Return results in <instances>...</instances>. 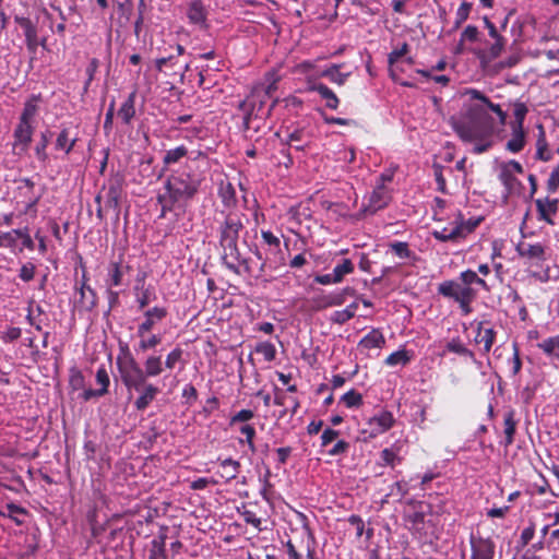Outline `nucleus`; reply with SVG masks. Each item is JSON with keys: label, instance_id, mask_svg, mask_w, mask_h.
<instances>
[{"label": "nucleus", "instance_id": "nucleus-1", "mask_svg": "<svg viewBox=\"0 0 559 559\" xmlns=\"http://www.w3.org/2000/svg\"><path fill=\"white\" fill-rule=\"evenodd\" d=\"M246 215L239 212H228L218 226V242L222 248V262L233 273L242 272L252 275L250 261L243 258L238 248L240 231L245 228Z\"/></svg>", "mask_w": 559, "mask_h": 559}, {"label": "nucleus", "instance_id": "nucleus-2", "mask_svg": "<svg viewBox=\"0 0 559 559\" xmlns=\"http://www.w3.org/2000/svg\"><path fill=\"white\" fill-rule=\"evenodd\" d=\"M202 155L198 152L197 156L190 157V162L181 170L171 174L164 183L165 192L179 203L181 213L186 212L189 202L198 194L204 180L203 173L194 167L195 159Z\"/></svg>", "mask_w": 559, "mask_h": 559}, {"label": "nucleus", "instance_id": "nucleus-3", "mask_svg": "<svg viewBox=\"0 0 559 559\" xmlns=\"http://www.w3.org/2000/svg\"><path fill=\"white\" fill-rule=\"evenodd\" d=\"M462 127H456L459 135L463 140H472L474 133L479 136L493 135L504 126L498 124V119L493 118L479 102H472L467 106Z\"/></svg>", "mask_w": 559, "mask_h": 559}, {"label": "nucleus", "instance_id": "nucleus-4", "mask_svg": "<svg viewBox=\"0 0 559 559\" xmlns=\"http://www.w3.org/2000/svg\"><path fill=\"white\" fill-rule=\"evenodd\" d=\"M275 88V83H271L266 87H255L249 97L239 102V109L246 112V124H248V121L252 115L255 117H263L270 114L271 108L274 106V102L267 109H265L264 106L266 100L271 98V94Z\"/></svg>", "mask_w": 559, "mask_h": 559}, {"label": "nucleus", "instance_id": "nucleus-5", "mask_svg": "<svg viewBox=\"0 0 559 559\" xmlns=\"http://www.w3.org/2000/svg\"><path fill=\"white\" fill-rule=\"evenodd\" d=\"M40 94L32 95L24 104L20 123L14 131L16 140H32L33 131L37 124Z\"/></svg>", "mask_w": 559, "mask_h": 559}, {"label": "nucleus", "instance_id": "nucleus-6", "mask_svg": "<svg viewBox=\"0 0 559 559\" xmlns=\"http://www.w3.org/2000/svg\"><path fill=\"white\" fill-rule=\"evenodd\" d=\"M105 209L112 210L115 221L118 222L121 211V200L124 194V177L120 174L111 176L104 186Z\"/></svg>", "mask_w": 559, "mask_h": 559}, {"label": "nucleus", "instance_id": "nucleus-7", "mask_svg": "<svg viewBox=\"0 0 559 559\" xmlns=\"http://www.w3.org/2000/svg\"><path fill=\"white\" fill-rule=\"evenodd\" d=\"M121 381L127 390L140 391L145 384L146 380L143 374V368L136 360L129 361L117 366Z\"/></svg>", "mask_w": 559, "mask_h": 559}, {"label": "nucleus", "instance_id": "nucleus-8", "mask_svg": "<svg viewBox=\"0 0 559 559\" xmlns=\"http://www.w3.org/2000/svg\"><path fill=\"white\" fill-rule=\"evenodd\" d=\"M395 419L393 414L389 411H381L370 417L367 421L368 428L361 430L365 436L364 440L376 438L377 436L388 431L393 427Z\"/></svg>", "mask_w": 559, "mask_h": 559}, {"label": "nucleus", "instance_id": "nucleus-9", "mask_svg": "<svg viewBox=\"0 0 559 559\" xmlns=\"http://www.w3.org/2000/svg\"><path fill=\"white\" fill-rule=\"evenodd\" d=\"M392 200V190L388 187L376 186L373 192L368 199V204L364 206L362 211L366 214H376L378 211L383 210L389 205Z\"/></svg>", "mask_w": 559, "mask_h": 559}, {"label": "nucleus", "instance_id": "nucleus-10", "mask_svg": "<svg viewBox=\"0 0 559 559\" xmlns=\"http://www.w3.org/2000/svg\"><path fill=\"white\" fill-rule=\"evenodd\" d=\"M465 95H468L472 102H479L489 112H493L497 116L498 124H507V111L502 110L500 105L493 104L484 93L475 88H468Z\"/></svg>", "mask_w": 559, "mask_h": 559}, {"label": "nucleus", "instance_id": "nucleus-11", "mask_svg": "<svg viewBox=\"0 0 559 559\" xmlns=\"http://www.w3.org/2000/svg\"><path fill=\"white\" fill-rule=\"evenodd\" d=\"M354 294V288L345 287L337 293L316 296L312 298L313 308L320 310L328 307L341 306L345 302L346 296H353Z\"/></svg>", "mask_w": 559, "mask_h": 559}, {"label": "nucleus", "instance_id": "nucleus-12", "mask_svg": "<svg viewBox=\"0 0 559 559\" xmlns=\"http://www.w3.org/2000/svg\"><path fill=\"white\" fill-rule=\"evenodd\" d=\"M471 559H492L496 545L490 538L475 537L471 535Z\"/></svg>", "mask_w": 559, "mask_h": 559}, {"label": "nucleus", "instance_id": "nucleus-13", "mask_svg": "<svg viewBox=\"0 0 559 559\" xmlns=\"http://www.w3.org/2000/svg\"><path fill=\"white\" fill-rule=\"evenodd\" d=\"M167 309L164 307H153L144 312V321L138 326V336L143 337L151 332L154 325L167 317Z\"/></svg>", "mask_w": 559, "mask_h": 559}, {"label": "nucleus", "instance_id": "nucleus-14", "mask_svg": "<svg viewBox=\"0 0 559 559\" xmlns=\"http://www.w3.org/2000/svg\"><path fill=\"white\" fill-rule=\"evenodd\" d=\"M513 106V117L514 120L510 123L511 130H512V140H524L525 132H524V120L528 112L527 106L522 102H514L512 104Z\"/></svg>", "mask_w": 559, "mask_h": 559}, {"label": "nucleus", "instance_id": "nucleus-15", "mask_svg": "<svg viewBox=\"0 0 559 559\" xmlns=\"http://www.w3.org/2000/svg\"><path fill=\"white\" fill-rule=\"evenodd\" d=\"M515 250L522 258L530 260H536V264H539L547 260L546 247L542 243H526L521 241L516 245Z\"/></svg>", "mask_w": 559, "mask_h": 559}, {"label": "nucleus", "instance_id": "nucleus-16", "mask_svg": "<svg viewBox=\"0 0 559 559\" xmlns=\"http://www.w3.org/2000/svg\"><path fill=\"white\" fill-rule=\"evenodd\" d=\"M438 294L443 297L451 298L454 301H459L461 298V294H466L465 292L476 293V290L472 287L463 286L455 281H444L438 285Z\"/></svg>", "mask_w": 559, "mask_h": 559}, {"label": "nucleus", "instance_id": "nucleus-17", "mask_svg": "<svg viewBox=\"0 0 559 559\" xmlns=\"http://www.w3.org/2000/svg\"><path fill=\"white\" fill-rule=\"evenodd\" d=\"M536 210L538 213V219L544 221L549 225H554L551 218L558 212L559 200L558 199H537L535 200Z\"/></svg>", "mask_w": 559, "mask_h": 559}, {"label": "nucleus", "instance_id": "nucleus-18", "mask_svg": "<svg viewBox=\"0 0 559 559\" xmlns=\"http://www.w3.org/2000/svg\"><path fill=\"white\" fill-rule=\"evenodd\" d=\"M16 23L23 28L27 50L35 55L39 45L37 28L28 17H15Z\"/></svg>", "mask_w": 559, "mask_h": 559}, {"label": "nucleus", "instance_id": "nucleus-19", "mask_svg": "<svg viewBox=\"0 0 559 559\" xmlns=\"http://www.w3.org/2000/svg\"><path fill=\"white\" fill-rule=\"evenodd\" d=\"M96 382L100 385L99 389H86L82 393V399L84 401H90L93 397H100L107 394L108 386L110 384V379L108 372L104 366L99 367L96 372Z\"/></svg>", "mask_w": 559, "mask_h": 559}, {"label": "nucleus", "instance_id": "nucleus-20", "mask_svg": "<svg viewBox=\"0 0 559 559\" xmlns=\"http://www.w3.org/2000/svg\"><path fill=\"white\" fill-rule=\"evenodd\" d=\"M485 322H479L477 324L475 343L483 345V353L488 354L496 341L497 332L492 328H484Z\"/></svg>", "mask_w": 559, "mask_h": 559}, {"label": "nucleus", "instance_id": "nucleus-21", "mask_svg": "<svg viewBox=\"0 0 559 559\" xmlns=\"http://www.w3.org/2000/svg\"><path fill=\"white\" fill-rule=\"evenodd\" d=\"M139 392H141V394L134 401V407L136 411L142 412L146 409L147 406L156 399L157 394L159 393V389L152 383H147L146 381Z\"/></svg>", "mask_w": 559, "mask_h": 559}, {"label": "nucleus", "instance_id": "nucleus-22", "mask_svg": "<svg viewBox=\"0 0 559 559\" xmlns=\"http://www.w3.org/2000/svg\"><path fill=\"white\" fill-rule=\"evenodd\" d=\"M135 98L136 91H133L128 95L118 110L117 116L124 124H129L135 115Z\"/></svg>", "mask_w": 559, "mask_h": 559}, {"label": "nucleus", "instance_id": "nucleus-23", "mask_svg": "<svg viewBox=\"0 0 559 559\" xmlns=\"http://www.w3.org/2000/svg\"><path fill=\"white\" fill-rule=\"evenodd\" d=\"M403 461L400 455V447L397 444H393L391 448H385L380 452V462L381 466H390L394 468L396 465L401 464Z\"/></svg>", "mask_w": 559, "mask_h": 559}, {"label": "nucleus", "instance_id": "nucleus-24", "mask_svg": "<svg viewBox=\"0 0 559 559\" xmlns=\"http://www.w3.org/2000/svg\"><path fill=\"white\" fill-rule=\"evenodd\" d=\"M217 194L222 200V203L229 207L235 205L237 202L236 191L231 182L221 179L218 182Z\"/></svg>", "mask_w": 559, "mask_h": 559}, {"label": "nucleus", "instance_id": "nucleus-25", "mask_svg": "<svg viewBox=\"0 0 559 559\" xmlns=\"http://www.w3.org/2000/svg\"><path fill=\"white\" fill-rule=\"evenodd\" d=\"M499 180L502 182L507 191L504 198H508L509 194L519 192L522 188L521 181L511 171H509L508 168L500 169Z\"/></svg>", "mask_w": 559, "mask_h": 559}, {"label": "nucleus", "instance_id": "nucleus-26", "mask_svg": "<svg viewBox=\"0 0 559 559\" xmlns=\"http://www.w3.org/2000/svg\"><path fill=\"white\" fill-rule=\"evenodd\" d=\"M166 534H159L151 542L148 559H167Z\"/></svg>", "mask_w": 559, "mask_h": 559}, {"label": "nucleus", "instance_id": "nucleus-27", "mask_svg": "<svg viewBox=\"0 0 559 559\" xmlns=\"http://www.w3.org/2000/svg\"><path fill=\"white\" fill-rule=\"evenodd\" d=\"M163 372L162 356L151 355L144 361L143 374L145 380L158 377Z\"/></svg>", "mask_w": 559, "mask_h": 559}, {"label": "nucleus", "instance_id": "nucleus-28", "mask_svg": "<svg viewBox=\"0 0 559 559\" xmlns=\"http://www.w3.org/2000/svg\"><path fill=\"white\" fill-rule=\"evenodd\" d=\"M493 39L495 41L488 49L479 51V59L491 61L501 55L506 45V39L502 36L495 37Z\"/></svg>", "mask_w": 559, "mask_h": 559}, {"label": "nucleus", "instance_id": "nucleus-29", "mask_svg": "<svg viewBox=\"0 0 559 559\" xmlns=\"http://www.w3.org/2000/svg\"><path fill=\"white\" fill-rule=\"evenodd\" d=\"M481 218L476 219H464V215L459 212L455 219V228L460 230L459 239L465 238L468 234L473 233L475 228L480 224Z\"/></svg>", "mask_w": 559, "mask_h": 559}, {"label": "nucleus", "instance_id": "nucleus-30", "mask_svg": "<svg viewBox=\"0 0 559 559\" xmlns=\"http://www.w3.org/2000/svg\"><path fill=\"white\" fill-rule=\"evenodd\" d=\"M114 5L118 14L117 22L120 26H124L130 21L133 12L132 0L115 1Z\"/></svg>", "mask_w": 559, "mask_h": 559}, {"label": "nucleus", "instance_id": "nucleus-31", "mask_svg": "<svg viewBox=\"0 0 559 559\" xmlns=\"http://www.w3.org/2000/svg\"><path fill=\"white\" fill-rule=\"evenodd\" d=\"M312 91L317 92L325 100L326 107L330 109L337 108L340 100L330 87L322 83H317L312 85Z\"/></svg>", "mask_w": 559, "mask_h": 559}, {"label": "nucleus", "instance_id": "nucleus-32", "mask_svg": "<svg viewBox=\"0 0 559 559\" xmlns=\"http://www.w3.org/2000/svg\"><path fill=\"white\" fill-rule=\"evenodd\" d=\"M385 344V338L383 334L378 329H373L371 332H369L366 336H364L360 342L359 346L371 349V348H381Z\"/></svg>", "mask_w": 559, "mask_h": 559}, {"label": "nucleus", "instance_id": "nucleus-33", "mask_svg": "<svg viewBox=\"0 0 559 559\" xmlns=\"http://www.w3.org/2000/svg\"><path fill=\"white\" fill-rule=\"evenodd\" d=\"M219 466L222 468L221 476L225 478L226 481L235 479L241 468L240 463L231 457L222 460Z\"/></svg>", "mask_w": 559, "mask_h": 559}, {"label": "nucleus", "instance_id": "nucleus-34", "mask_svg": "<svg viewBox=\"0 0 559 559\" xmlns=\"http://www.w3.org/2000/svg\"><path fill=\"white\" fill-rule=\"evenodd\" d=\"M537 347L542 349L547 357L559 361V334L545 338L537 344Z\"/></svg>", "mask_w": 559, "mask_h": 559}, {"label": "nucleus", "instance_id": "nucleus-35", "mask_svg": "<svg viewBox=\"0 0 559 559\" xmlns=\"http://www.w3.org/2000/svg\"><path fill=\"white\" fill-rule=\"evenodd\" d=\"M514 411L510 409L504 414V445L509 447L514 441V435L516 431V420L514 419Z\"/></svg>", "mask_w": 559, "mask_h": 559}, {"label": "nucleus", "instance_id": "nucleus-36", "mask_svg": "<svg viewBox=\"0 0 559 559\" xmlns=\"http://www.w3.org/2000/svg\"><path fill=\"white\" fill-rule=\"evenodd\" d=\"M188 19L193 24L204 23L206 20V11L201 0H194L190 3L188 12Z\"/></svg>", "mask_w": 559, "mask_h": 559}, {"label": "nucleus", "instance_id": "nucleus-37", "mask_svg": "<svg viewBox=\"0 0 559 559\" xmlns=\"http://www.w3.org/2000/svg\"><path fill=\"white\" fill-rule=\"evenodd\" d=\"M343 64L334 63L322 71L321 75L324 78H328L331 82L337 84V85H344L347 78L350 75V72L348 73H342L340 69Z\"/></svg>", "mask_w": 559, "mask_h": 559}, {"label": "nucleus", "instance_id": "nucleus-38", "mask_svg": "<svg viewBox=\"0 0 559 559\" xmlns=\"http://www.w3.org/2000/svg\"><path fill=\"white\" fill-rule=\"evenodd\" d=\"M80 294L78 301L81 309L85 311H92L97 306V294L93 288L76 290Z\"/></svg>", "mask_w": 559, "mask_h": 559}, {"label": "nucleus", "instance_id": "nucleus-39", "mask_svg": "<svg viewBox=\"0 0 559 559\" xmlns=\"http://www.w3.org/2000/svg\"><path fill=\"white\" fill-rule=\"evenodd\" d=\"M445 349L448 352L457 354L463 357H467L471 360L476 361L475 354L461 342L460 337H454L451 341H449L445 345Z\"/></svg>", "mask_w": 559, "mask_h": 559}, {"label": "nucleus", "instance_id": "nucleus-40", "mask_svg": "<svg viewBox=\"0 0 559 559\" xmlns=\"http://www.w3.org/2000/svg\"><path fill=\"white\" fill-rule=\"evenodd\" d=\"M408 483L405 480H397L390 486V490L385 495L384 501H388L389 498H393L394 500L401 502L402 499L408 493Z\"/></svg>", "mask_w": 559, "mask_h": 559}, {"label": "nucleus", "instance_id": "nucleus-41", "mask_svg": "<svg viewBox=\"0 0 559 559\" xmlns=\"http://www.w3.org/2000/svg\"><path fill=\"white\" fill-rule=\"evenodd\" d=\"M157 202L162 206L159 217H165L167 212H178L177 215L181 214L179 203L174 201L166 192L157 195Z\"/></svg>", "mask_w": 559, "mask_h": 559}, {"label": "nucleus", "instance_id": "nucleus-42", "mask_svg": "<svg viewBox=\"0 0 559 559\" xmlns=\"http://www.w3.org/2000/svg\"><path fill=\"white\" fill-rule=\"evenodd\" d=\"M354 272V264L350 259H343L333 269V274L336 280L341 283L347 274Z\"/></svg>", "mask_w": 559, "mask_h": 559}, {"label": "nucleus", "instance_id": "nucleus-43", "mask_svg": "<svg viewBox=\"0 0 559 559\" xmlns=\"http://www.w3.org/2000/svg\"><path fill=\"white\" fill-rule=\"evenodd\" d=\"M412 359V356L408 354L405 349L396 350L392 354H390L386 359L385 364L388 366H396V365H407Z\"/></svg>", "mask_w": 559, "mask_h": 559}, {"label": "nucleus", "instance_id": "nucleus-44", "mask_svg": "<svg viewBox=\"0 0 559 559\" xmlns=\"http://www.w3.org/2000/svg\"><path fill=\"white\" fill-rule=\"evenodd\" d=\"M431 235L435 239L442 242L456 241L459 240L460 230L454 227L449 231L448 228L444 227L441 230H433Z\"/></svg>", "mask_w": 559, "mask_h": 559}, {"label": "nucleus", "instance_id": "nucleus-45", "mask_svg": "<svg viewBox=\"0 0 559 559\" xmlns=\"http://www.w3.org/2000/svg\"><path fill=\"white\" fill-rule=\"evenodd\" d=\"M290 142H281V148L278 151V155L274 156V159L278 165H284L285 167H289L293 164V159L290 156Z\"/></svg>", "mask_w": 559, "mask_h": 559}, {"label": "nucleus", "instance_id": "nucleus-46", "mask_svg": "<svg viewBox=\"0 0 559 559\" xmlns=\"http://www.w3.org/2000/svg\"><path fill=\"white\" fill-rule=\"evenodd\" d=\"M341 402H343L348 408L359 407L362 404V395L356 390L352 389L342 395Z\"/></svg>", "mask_w": 559, "mask_h": 559}, {"label": "nucleus", "instance_id": "nucleus-47", "mask_svg": "<svg viewBox=\"0 0 559 559\" xmlns=\"http://www.w3.org/2000/svg\"><path fill=\"white\" fill-rule=\"evenodd\" d=\"M389 247L401 259L415 258V253L409 250L407 242L395 241L390 243Z\"/></svg>", "mask_w": 559, "mask_h": 559}, {"label": "nucleus", "instance_id": "nucleus-48", "mask_svg": "<svg viewBox=\"0 0 559 559\" xmlns=\"http://www.w3.org/2000/svg\"><path fill=\"white\" fill-rule=\"evenodd\" d=\"M255 352L263 355L266 361H272L276 356V348L270 342H261L255 346Z\"/></svg>", "mask_w": 559, "mask_h": 559}, {"label": "nucleus", "instance_id": "nucleus-49", "mask_svg": "<svg viewBox=\"0 0 559 559\" xmlns=\"http://www.w3.org/2000/svg\"><path fill=\"white\" fill-rule=\"evenodd\" d=\"M432 168H433L435 180L437 182V190L443 194H447L448 193L447 181L443 176L444 167L438 163H433Z\"/></svg>", "mask_w": 559, "mask_h": 559}, {"label": "nucleus", "instance_id": "nucleus-50", "mask_svg": "<svg viewBox=\"0 0 559 559\" xmlns=\"http://www.w3.org/2000/svg\"><path fill=\"white\" fill-rule=\"evenodd\" d=\"M188 153L187 148L183 145H180L174 150H169L164 155V163L166 165H170L177 163L181 157H183Z\"/></svg>", "mask_w": 559, "mask_h": 559}, {"label": "nucleus", "instance_id": "nucleus-51", "mask_svg": "<svg viewBox=\"0 0 559 559\" xmlns=\"http://www.w3.org/2000/svg\"><path fill=\"white\" fill-rule=\"evenodd\" d=\"M123 272L117 262H111L109 265V285L119 286L122 284Z\"/></svg>", "mask_w": 559, "mask_h": 559}, {"label": "nucleus", "instance_id": "nucleus-52", "mask_svg": "<svg viewBox=\"0 0 559 559\" xmlns=\"http://www.w3.org/2000/svg\"><path fill=\"white\" fill-rule=\"evenodd\" d=\"M135 360L127 343L119 342V353L116 359L117 366Z\"/></svg>", "mask_w": 559, "mask_h": 559}, {"label": "nucleus", "instance_id": "nucleus-53", "mask_svg": "<svg viewBox=\"0 0 559 559\" xmlns=\"http://www.w3.org/2000/svg\"><path fill=\"white\" fill-rule=\"evenodd\" d=\"M156 299L155 292L152 287H147L141 292V294L136 295V302L139 305V309L142 310L147 305Z\"/></svg>", "mask_w": 559, "mask_h": 559}, {"label": "nucleus", "instance_id": "nucleus-54", "mask_svg": "<svg viewBox=\"0 0 559 559\" xmlns=\"http://www.w3.org/2000/svg\"><path fill=\"white\" fill-rule=\"evenodd\" d=\"M399 169V165H391L381 173L377 179V186L388 187V183L392 182L393 177Z\"/></svg>", "mask_w": 559, "mask_h": 559}, {"label": "nucleus", "instance_id": "nucleus-55", "mask_svg": "<svg viewBox=\"0 0 559 559\" xmlns=\"http://www.w3.org/2000/svg\"><path fill=\"white\" fill-rule=\"evenodd\" d=\"M162 342V337L159 335L153 334L147 338L141 337V341L138 345V350L146 352L147 349L155 348Z\"/></svg>", "mask_w": 559, "mask_h": 559}, {"label": "nucleus", "instance_id": "nucleus-56", "mask_svg": "<svg viewBox=\"0 0 559 559\" xmlns=\"http://www.w3.org/2000/svg\"><path fill=\"white\" fill-rule=\"evenodd\" d=\"M183 350L181 347H175L166 357L165 366L168 369H173L177 362L182 359Z\"/></svg>", "mask_w": 559, "mask_h": 559}, {"label": "nucleus", "instance_id": "nucleus-57", "mask_svg": "<svg viewBox=\"0 0 559 559\" xmlns=\"http://www.w3.org/2000/svg\"><path fill=\"white\" fill-rule=\"evenodd\" d=\"M5 508L9 512L8 518L13 520L15 522V524L21 525L23 522L21 520H19L15 515L16 514H27V510L19 504L13 503V502L8 503Z\"/></svg>", "mask_w": 559, "mask_h": 559}, {"label": "nucleus", "instance_id": "nucleus-58", "mask_svg": "<svg viewBox=\"0 0 559 559\" xmlns=\"http://www.w3.org/2000/svg\"><path fill=\"white\" fill-rule=\"evenodd\" d=\"M472 10V3L469 2H463L457 11H456V19H455V27H459L464 21L467 20L469 13Z\"/></svg>", "mask_w": 559, "mask_h": 559}, {"label": "nucleus", "instance_id": "nucleus-59", "mask_svg": "<svg viewBox=\"0 0 559 559\" xmlns=\"http://www.w3.org/2000/svg\"><path fill=\"white\" fill-rule=\"evenodd\" d=\"M466 294H461V298L456 301L460 305V308L465 314H468L472 311L471 304L476 298V293L465 292Z\"/></svg>", "mask_w": 559, "mask_h": 559}, {"label": "nucleus", "instance_id": "nucleus-60", "mask_svg": "<svg viewBox=\"0 0 559 559\" xmlns=\"http://www.w3.org/2000/svg\"><path fill=\"white\" fill-rule=\"evenodd\" d=\"M13 233L22 239V245L24 248H27L28 250H34L35 243L32 237L28 234V228L25 227L23 229H14Z\"/></svg>", "mask_w": 559, "mask_h": 559}, {"label": "nucleus", "instance_id": "nucleus-61", "mask_svg": "<svg viewBox=\"0 0 559 559\" xmlns=\"http://www.w3.org/2000/svg\"><path fill=\"white\" fill-rule=\"evenodd\" d=\"M85 384L84 376L83 373L78 369L71 370L70 376V385L73 390H80L83 389Z\"/></svg>", "mask_w": 559, "mask_h": 559}, {"label": "nucleus", "instance_id": "nucleus-62", "mask_svg": "<svg viewBox=\"0 0 559 559\" xmlns=\"http://www.w3.org/2000/svg\"><path fill=\"white\" fill-rule=\"evenodd\" d=\"M479 32L476 26L468 25L465 27L463 33L461 34V41H471L475 43L478 40Z\"/></svg>", "mask_w": 559, "mask_h": 559}, {"label": "nucleus", "instance_id": "nucleus-63", "mask_svg": "<svg viewBox=\"0 0 559 559\" xmlns=\"http://www.w3.org/2000/svg\"><path fill=\"white\" fill-rule=\"evenodd\" d=\"M35 265L33 263H25L22 265V267L20 269V274H19V277L23 281V282H29L34 278V275H35Z\"/></svg>", "mask_w": 559, "mask_h": 559}, {"label": "nucleus", "instance_id": "nucleus-64", "mask_svg": "<svg viewBox=\"0 0 559 559\" xmlns=\"http://www.w3.org/2000/svg\"><path fill=\"white\" fill-rule=\"evenodd\" d=\"M559 188V166L555 168L548 180H547V190L549 193H555Z\"/></svg>", "mask_w": 559, "mask_h": 559}]
</instances>
